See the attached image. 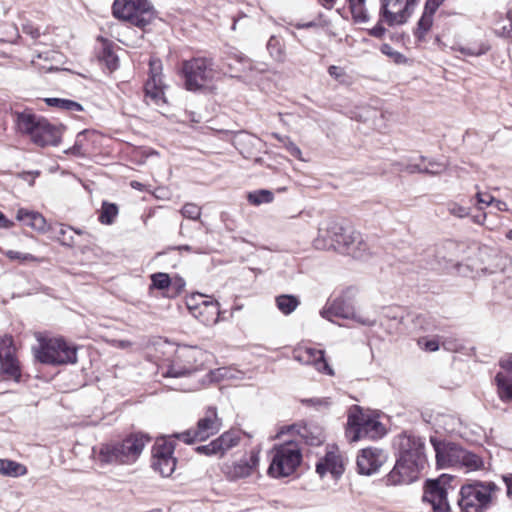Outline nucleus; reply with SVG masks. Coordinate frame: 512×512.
I'll use <instances>...</instances> for the list:
<instances>
[{"label":"nucleus","mask_w":512,"mask_h":512,"mask_svg":"<svg viewBox=\"0 0 512 512\" xmlns=\"http://www.w3.org/2000/svg\"><path fill=\"white\" fill-rule=\"evenodd\" d=\"M343 236L342 240H339V244L336 245V251L340 253H348L349 249H351L352 244L357 238H359V232L355 231L351 227L343 226V231L341 233Z\"/></svg>","instance_id":"nucleus-36"},{"label":"nucleus","mask_w":512,"mask_h":512,"mask_svg":"<svg viewBox=\"0 0 512 512\" xmlns=\"http://www.w3.org/2000/svg\"><path fill=\"white\" fill-rule=\"evenodd\" d=\"M499 492L500 487L492 481L474 480L462 485L457 500L460 512H486Z\"/></svg>","instance_id":"nucleus-3"},{"label":"nucleus","mask_w":512,"mask_h":512,"mask_svg":"<svg viewBox=\"0 0 512 512\" xmlns=\"http://www.w3.org/2000/svg\"><path fill=\"white\" fill-rule=\"evenodd\" d=\"M386 453L379 448L369 447L362 449L357 457V468L360 474L372 475L386 462Z\"/></svg>","instance_id":"nucleus-20"},{"label":"nucleus","mask_w":512,"mask_h":512,"mask_svg":"<svg viewBox=\"0 0 512 512\" xmlns=\"http://www.w3.org/2000/svg\"><path fill=\"white\" fill-rule=\"evenodd\" d=\"M187 307L191 314L206 326L218 322L220 315L218 302L207 300L200 293L192 295L187 300Z\"/></svg>","instance_id":"nucleus-15"},{"label":"nucleus","mask_w":512,"mask_h":512,"mask_svg":"<svg viewBox=\"0 0 512 512\" xmlns=\"http://www.w3.org/2000/svg\"><path fill=\"white\" fill-rule=\"evenodd\" d=\"M289 431H296L299 438L307 445L318 446L324 441V434L322 428L313 424H304L299 426H292Z\"/></svg>","instance_id":"nucleus-25"},{"label":"nucleus","mask_w":512,"mask_h":512,"mask_svg":"<svg viewBox=\"0 0 512 512\" xmlns=\"http://www.w3.org/2000/svg\"><path fill=\"white\" fill-rule=\"evenodd\" d=\"M325 232V226L320 227L317 237L313 240V246L318 250H329L333 247L334 242L329 240V236Z\"/></svg>","instance_id":"nucleus-43"},{"label":"nucleus","mask_w":512,"mask_h":512,"mask_svg":"<svg viewBox=\"0 0 512 512\" xmlns=\"http://www.w3.org/2000/svg\"><path fill=\"white\" fill-rule=\"evenodd\" d=\"M494 259V263L485 267L484 270L488 273H495L497 271H503L508 262V259L505 256H502L496 252L492 254Z\"/></svg>","instance_id":"nucleus-48"},{"label":"nucleus","mask_w":512,"mask_h":512,"mask_svg":"<svg viewBox=\"0 0 512 512\" xmlns=\"http://www.w3.org/2000/svg\"><path fill=\"white\" fill-rule=\"evenodd\" d=\"M328 73L332 78L337 80L339 83L343 84L346 82L345 81L346 72L343 68H341L339 66L331 65L328 68Z\"/></svg>","instance_id":"nucleus-54"},{"label":"nucleus","mask_w":512,"mask_h":512,"mask_svg":"<svg viewBox=\"0 0 512 512\" xmlns=\"http://www.w3.org/2000/svg\"><path fill=\"white\" fill-rule=\"evenodd\" d=\"M430 442L434 448L436 463L439 468L457 467L461 446L452 442L440 441L435 437H431Z\"/></svg>","instance_id":"nucleus-19"},{"label":"nucleus","mask_w":512,"mask_h":512,"mask_svg":"<svg viewBox=\"0 0 512 512\" xmlns=\"http://www.w3.org/2000/svg\"><path fill=\"white\" fill-rule=\"evenodd\" d=\"M368 250L369 246L367 242L363 239L361 233H359V238L354 241L347 254L354 258H363Z\"/></svg>","instance_id":"nucleus-42"},{"label":"nucleus","mask_w":512,"mask_h":512,"mask_svg":"<svg viewBox=\"0 0 512 512\" xmlns=\"http://www.w3.org/2000/svg\"><path fill=\"white\" fill-rule=\"evenodd\" d=\"M503 371L495 376L497 393L502 401H512V354L500 360Z\"/></svg>","instance_id":"nucleus-22"},{"label":"nucleus","mask_w":512,"mask_h":512,"mask_svg":"<svg viewBox=\"0 0 512 512\" xmlns=\"http://www.w3.org/2000/svg\"><path fill=\"white\" fill-rule=\"evenodd\" d=\"M23 33L29 35L32 39H37L40 36V31L31 23H26L22 28Z\"/></svg>","instance_id":"nucleus-57"},{"label":"nucleus","mask_w":512,"mask_h":512,"mask_svg":"<svg viewBox=\"0 0 512 512\" xmlns=\"http://www.w3.org/2000/svg\"><path fill=\"white\" fill-rule=\"evenodd\" d=\"M161 71H162L161 61L159 59H151L149 61V78L148 79L156 80V78H162Z\"/></svg>","instance_id":"nucleus-53"},{"label":"nucleus","mask_w":512,"mask_h":512,"mask_svg":"<svg viewBox=\"0 0 512 512\" xmlns=\"http://www.w3.org/2000/svg\"><path fill=\"white\" fill-rule=\"evenodd\" d=\"M380 51L391 58L396 64H404L407 62V58L402 53L394 50L389 44H383Z\"/></svg>","instance_id":"nucleus-47"},{"label":"nucleus","mask_w":512,"mask_h":512,"mask_svg":"<svg viewBox=\"0 0 512 512\" xmlns=\"http://www.w3.org/2000/svg\"><path fill=\"white\" fill-rule=\"evenodd\" d=\"M434 14L427 10H423L420 19L417 22V26L414 30V36L419 40L423 41L427 33L431 30L434 21Z\"/></svg>","instance_id":"nucleus-29"},{"label":"nucleus","mask_w":512,"mask_h":512,"mask_svg":"<svg viewBox=\"0 0 512 512\" xmlns=\"http://www.w3.org/2000/svg\"><path fill=\"white\" fill-rule=\"evenodd\" d=\"M386 433L383 424L372 415L365 413L360 406L354 405L348 411L346 437L351 442L361 439H378Z\"/></svg>","instance_id":"nucleus-6"},{"label":"nucleus","mask_w":512,"mask_h":512,"mask_svg":"<svg viewBox=\"0 0 512 512\" xmlns=\"http://www.w3.org/2000/svg\"><path fill=\"white\" fill-rule=\"evenodd\" d=\"M4 254L10 259V260H18L22 263L24 262H33L37 261V258L29 253H22L15 250H7L4 252Z\"/></svg>","instance_id":"nucleus-50"},{"label":"nucleus","mask_w":512,"mask_h":512,"mask_svg":"<svg viewBox=\"0 0 512 512\" xmlns=\"http://www.w3.org/2000/svg\"><path fill=\"white\" fill-rule=\"evenodd\" d=\"M21 366L16 357V348L11 335L0 336V376L6 380L19 382Z\"/></svg>","instance_id":"nucleus-13"},{"label":"nucleus","mask_w":512,"mask_h":512,"mask_svg":"<svg viewBox=\"0 0 512 512\" xmlns=\"http://www.w3.org/2000/svg\"><path fill=\"white\" fill-rule=\"evenodd\" d=\"M219 446L216 439L206 445H201L196 448V451L205 455H219Z\"/></svg>","instance_id":"nucleus-52"},{"label":"nucleus","mask_w":512,"mask_h":512,"mask_svg":"<svg viewBox=\"0 0 512 512\" xmlns=\"http://www.w3.org/2000/svg\"><path fill=\"white\" fill-rule=\"evenodd\" d=\"M0 473L5 476L18 477L27 473V468L18 462L8 459H0Z\"/></svg>","instance_id":"nucleus-31"},{"label":"nucleus","mask_w":512,"mask_h":512,"mask_svg":"<svg viewBox=\"0 0 512 512\" xmlns=\"http://www.w3.org/2000/svg\"><path fill=\"white\" fill-rule=\"evenodd\" d=\"M17 130L41 147L56 146L60 142L61 130L47 119L32 113L30 110L15 113Z\"/></svg>","instance_id":"nucleus-2"},{"label":"nucleus","mask_w":512,"mask_h":512,"mask_svg":"<svg viewBox=\"0 0 512 512\" xmlns=\"http://www.w3.org/2000/svg\"><path fill=\"white\" fill-rule=\"evenodd\" d=\"M117 215L118 207L116 204L103 202L99 215V221L102 224L111 225L115 221Z\"/></svg>","instance_id":"nucleus-39"},{"label":"nucleus","mask_w":512,"mask_h":512,"mask_svg":"<svg viewBox=\"0 0 512 512\" xmlns=\"http://www.w3.org/2000/svg\"><path fill=\"white\" fill-rule=\"evenodd\" d=\"M366 0H348L349 9L355 22L364 23L368 21L367 11L365 9Z\"/></svg>","instance_id":"nucleus-38"},{"label":"nucleus","mask_w":512,"mask_h":512,"mask_svg":"<svg viewBox=\"0 0 512 512\" xmlns=\"http://www.w3.org/2000/svg\"><path fill=\"white\" fill-rule=\"evenodd\" d=\"M37 346L32 348L37 361L45 365L59 366L77 362V347L62 337L36 334Z\"/></svg>","instance_id":"nucleus-4"},{"label":"nucleus","mask_w":512,"mask_h":512,"mask_svg":"<svg viewBox=\"0 0 512 512\" xmlns=\"http://www.w3.org/2000/svg\"><path fill=\"white\" fill-rule=\"evenodd\" d=\"M302 460V453L296 440H289L275 445L271 451V463L268 474L274 478L291 475Z\"/></svg>","instance_id":"nucleus-7"},{"label":"nucleus","mask_w":512,"mask_h":512,"mask_svg":"<svg viewBox=\"0 0 512 512\" xmlns=\"http://www.w3.org/2000/svg\"><path fill=\"white\" fill-rule=\"evenodd\" d=\"M502 479L506 485L507 491V497L512 498V473L506 474L502 476Z\"/></svg>","instance_id":"nucleus-62"},{"label":"nucleus","mask_w":512,"mask_h":512,"mask_svg":"<svg viewBox=\"0 0 512 512\" xmlns=\"http://www.w3.org/2000/svg\"><path fill=\"white\" fill-rule=\"evenodd\" d=\"M72 230L73 228L70 226L58 224L56 227L50 226L48 231H51L62 245L72 247L75 244Z\"/></svg>","instance_id":"nucleus-34"},{"label":"nucleus","mask_w":512,"mask_h":512,"mask_svg":"<svg viewBox=\"0 0 512 512\" xmlns=\"http://www.w3.org/2000/svg\"><path fill=\"white\" fill-rule=\"evenodd\" d=\"M259 464V451L252 450L248 456L230 466H226L225 474L232 480L248 477Z\"/></svg>","instance_id":"nucleus-24"},{"label":"nucleus","mask_w":512,"mask_h":512,"mask_svg":"<svg viewBox=\"0 0 512 512\" xmlns=\"http://www.w3.org/2000/svg\"><path fill=\"white\" fill-rule=\"evenodd\" d=\"M45 102L48 106L56 107L65 111L80 112L83 110L80 103L69 99L45 98Z\"/></svg>","instance_id":"nucleus-37"},{"label":"nucleus","mask_w":512,"mask_h":512,"mask_svg":"<svg viewBox=\"0 0 512 512\" xmlns=\"http://www.w3.org/2000/svg\"><path fill=\"white\" fill-rule=\"evenodd\" d=\"M399 457L425 463L424 442L415 435L403 434L398 439Z\"/></svg>","instance_id":"nucleus-21"},{"label":"nucleus","mask_w":512,"mask_h":512,"mask_svg":"<svg viewBox=\"0 0 512 512\" xmlns=\"http://www.w3.org/2000/svg\"><path fill=\"white\" fill-rule=\"evenodd\" d=\"M162 78L147 79L144 85L145 101L148 105L161 106L166 103Z\"/></svg>","instance_id":"nucleus-26"},{"label":"nucleus","mask_w":512,"mask_h":512,"mask_svg":"<svg viewBox=\"0 0 512 512\" xmlns=\"http://www.w3.org/2000/svg\"><path fill=\"white\" fill-rule=\"evenodd\" d=\"M448 212L458 218H464L469 215V208L464 207L456 202H449L447 204Z\"/></svg>","instance_id":"nucleus-51"},{"label":"nucleus","mask_w":512,"mask_h":512,"mask_svg":"<svg viewBox=\"0 0 512 512\" xmlns=\"http://www.w3.org/2000/svg\"><path fill=\"white\" fill-rule=\"evenodd\" d=\"M499 33L512 40V19H508L499 29Z\"/></svg>","instance_id":"nucleus-58"},{"label":"nucleus","mask_w":512,"mask_h":512,"mask_svg":"<svg viewBox=\"0 0 512 512\" xmlns=\"http://www.w3.org/2000/svg\"><path fill=\"white\" fill-rule=\"evenodd\" d=\"M344 471V461L337 448L327 451L325 456L316 464V472L320 477L330 473L334 478H338Z\"/></svg>","instance_id":"nucleus-23"},{"label":"nucleus","mask_w":512,"mask_h":512,"mask_svg":"<svg viewBox=\"0 0 512 512\" xmlns=\"http://www.w3.org/2000/svg\"><path fill=\"white\" fill-rule=\"evenodd\" d=\"M216 441L219 446V455L222 456L226 451L238 445L240 436L236 431H227L218 437Z\"/></svg>","instance_id":"nucleus-32"},{"label":"nucleus","mask_w":512,"mask_h":512,"mask_svg":"<svg viewBox=\"0 0 512 512\" xmlns=\"http://www.w3.org/2000/svg\"><path fill=\"white\" fill-rule=\"evenodd\" d=\"M454 51H458L465 56L478 57L485 54L489 47L484 43H473V44H456L452 47Z\"/></svg>","instance_id":"nucleus-35"},{"label":"nucleus","mask_w":512,"mask_h":512,"mask_svg":"<svg viewBox=\"0 0 512 512\" xmlns=\"http://www.w3.org/2000/svg\"><path fill=\"white\" fill-rule=\"evenodd\" d=\"M174 442L170 438H159L152 448V467L163 477L170 476L176 468Z\"/></svg>","instance_id":"nucleus-14"},{"label":"nucleus","mask_w":512,"mask_h":512,"mask_svg":"<svg viewBox=\"0 0 512 512\" xmlns=\"http://www.w3.org/2000/svg\"><path fill=\"white\" fill-rule=\"evenodd\" d=\"M151 286L150 288L158 289V290H165L167 289L172 281L167 273H154L151 275Z\"/></svg>","instance_id":"nucleus-44"},{"label":"nucleus","mask_w":512,"mask_h":512,"mask_svg":"<svg viewBox=\"0 0 512 512\" xmlns=\"http://www.w3.org/2000/svg\"><path fill=\"white\" fill-rule=\"evenodd\" d=\"M324 351L312 347L299 346L293 351V358L306 365H313L315 369L329 376L334 375V370L330 367L324 357Z\"/></svg>","instance_id":"nucleus-18"},{"label":"nucleus","mask_w":512,"mask_h":512,"mask_svg":"<svg viewBox=\"0 0 512 512\" xmlns=\"http://www.w3.org/2000/svg\"><path fill=\"white\" fill-rule=\"evenodd\" d=\"M424 464L415 460H406L405 457H399L394 468L387 476V483L401 485L415 481Z\"/></svg>","instance_id":"nucleus-16"},{"label":"nucleus","mask_w":512,"mask_h":512,"mask_svg":"<svg viewBox=\"0 0 512 512\" xmlns=\"http://www.w3.org/2000/svg\"><path fill=\"white\" fill-rule=\"evenodd\" d=\"M447 489L442 479L429 480L423 494V502L431 506L432 512H452Z\"/></svg>","instance_id":"nucleus-17"},{"label":"nucleus","mask_w":512,"mask_h":512,"mask_svg":"<svg viewBox=\"0 0 512 512\" xmlns=\"http://www.w3.org/2000/svg\"><path fill=\"white\" fill-rule=\"evenodd\" d=\"M112 12L117 19L144 29L156 18V11L148 0H115Z\"/></svg>","instance_id":"nucleus-8"},{"label":"nucleus","mask_w":512,"mask_h":512,"mask_svg":"<svg viewBox=\"0 0 512 512\" xmlns=\"http://www.w3.org/2000/svg\"><path fill=\"white\" fill-rule=\"evenodd\" d=\"M418 345L429 352H434L439 349V342L436 339H426V338H420L418 340Z\"/></svg>","instance_id":"nucleus-55"},{"label":"nucleus","mask_w":512,"mask_h":512,"mask_svg":"<svg viewBox=\"0 0 512 512\" xmlns=\"http://www.w3.org/2000/svg\"><path fill=\"white\" fill-rule=\"evenodd\" d=\"M457 467L463 468L467 472L482 470L484 468V460L478 454L462 448Z\"/></svg>","instance_id":"nucleus-28"},{"label":"nucleus","mask_w":512,"mask_h":512,"mask_svg":"<svg viewBox=\"0 0 512 512\" xmlns=\"http://www.w3.org/2000/svg\"><path fill=\"white\" fill-rule=\"evenodd\" d=\"M352 296V289H347L345 293L336 297L321 310V316L329 321H333V317H339L352 319L361 325L373 326L375 324L374 319L356 314Z\"/></svg>","instance_id":"nucleus-10"},{"label":"nucleus","mask_w":512,"mask_h":512,"mask_svg":"<svg viewBox=\"0 0 512 512\" xmlns=\"http://www.w3.org/2000/svg\"><path fill=\"white\" fill-rule=\"evenodd\" d=\"M425 167H428L429 169H439L437 174H440L441 172H443L445 170V165L438 163L436 161H429L428 165H426Z\"/></svg>","instance_id":"nucleus-64"},{"label":"nucleus","mask_w":512,"mask_h":512,"mask_svg":"<svg viewBox=\"0 0 512 512\" xmlns=\"http://www.w3.org/2000/svg\"><path fill=\"white\" fill-rule=\"evenodd\" d=\"M398 165L400 166V168L398 169L399 171H406L410 174L425 173V174L437 175V172L439 171V169H429L428 167H423L420 164H406V165L398 164Z\"/></svg>","instance_id":"nucleus-46"},{"label":"nucleus","mask_w":512,"mask_h":512,"mask_svg":"<svg viewBox=\"0 0 512 512\" xmlns=\"http://www.w3.org/2000/svg\"><path fill=\"white\" fill-rule=\"evenodd\" d=\"M273 200V193L269 190H259L248 194V201L254 205L270 203Z\"/></svg>","instance_id":"nucleus-45"},{"label":"nucleus","mask_w":512,"mask_h":512,"mask_svg":"<svg viewBox=\"0 0 512 512\" xmlns=\"http://www.w3.org/2000/svg\"><path fill=\"white\" fill-rule=\"evenodd\" d=\"M16 218L22 222L23 225L31 227L32 229L42 233L47 232V230L50 229V225L47 224L43 215L35 211H29L21 208L17 211Z\"/></svg>","instance_id":"nucleus-27"},{"label":"nucleus","mask_w":512,"mask_h":512,"mask_svg":"<svg viewBox=\"0 0 512 512\" xmlns=\"http://www.w3.org/2000/svg\"><path fill=\"white\" fill-rule=\"evenodd\" d=\"M444 1L445 0H426L424 9L429 12L435 13Z\"/></svg>","instance_id":"nucleus-60"},{"label":"nucleus","mask_w":512,"mask_h":512,"mask_svg":"<svg viewBox=\"0 0 512 512\" xmlns=\"http://www.w3.org/2000/svg\"><path fill=\"white\" fill-rule=\"evenodd\" d=\"M207 359V354L195 346H180L172 359L162 366L164 377H185L199 370Z\"/></svg>","instance_id":"nucleus-5"},{"label":"nucleus","mask_w":512,"mask_h":512,"mask_svg":"<svg viewBox=\"0 0 512 512\" xmlns=\"http://www.w3.org/2000/svg\"><path fill=\"white\" fill-rule=\"evenodd\" d=\"M14 223L9 220L1 211H0V228H11Z\"/></svg>","instance_id":"nucleus-63"},{"label":"nucleus","mask_w":512,"mask_h":512,"mask_svg":"<svg viewBox=\"0 0 512 512\" xmlns=\"http://www.w3.org/2000/svg\"><path fill=\"white\" fill-rule=\"evenodd\" d=\"M477 202L480 205H492L494 198L490 194L478 192L476 194Z\"/></svg>","instance_id":"nucleus-59"},{"label":"nucleus","mask_w":512,"mask_h":512,"mask_svg":"<svg viewBox=\"0 0 512 512\" xmlns=\"http://www.w3.org/2000/svg\"><path fill=\"white\" fill-rule=\"evenodd\" d=\"M185 86L189 91L205 88L215 77L214 63L206 57H196L182 64Z\"/></svg>","instance_id":"nucleus-9"},{"label":"nucleus","mask_w":512,"mask_h":512,"mask_svg":"<svg viewBox=\"0 0 512 512\" xmlns=\"http://www.w3.org/2000/svg\"><path fill=\"white\" fill-rule=\"evenodd\" d=\"M325 228H326V234L329 236V240L333 241V247L332 249L333 250H336V245L339 244V240L338 239V236H341L342 234V231H343V224L336 221V220H330V221H327L325 224H324Z\"/></svg>","instance_id":"nucleus-41"},{"label":"nucleus","mask_w":512,"mask_h":512,"mask_svg":"<svg viewBox=\"0 0 512 512\" xmlns=\"http://www.w3.org/2000/svg\"><path fill=\"white\" fill-rule=\"evenodd\" d=\"M285 148L287 149V151L294 157L296 158H300L301 157V150L300 148L293 142L290 140V138H285V144H284Z\"/></svg>","instance_id":"nucleus-56"},{"label":"nucleus","mask_w":512,"mask_h":512,"mask_svg":"<svg viewBox=\"0 0 512 512\" xmlns=\"http://www.w3.org/2000/svg\"><path fill=\"white\" fill-rule=\"evenodd\" d=\"M275 303L281 313L289 315L297 309L300 300L295 295L282 294L276 297Z\"/></svg>","instance_id":"nucleus-30"},{"label":"nucleus","mask_w":512,"mask_h":512,"mask_svg":"<svg viewBox=\"0 0 512 512\" xmlns=\"http://www.w3.org/2000/svg\"><path fill=\"white\" fill-rule=\"evenodd\" d=\"M221 426L222 420L218 417L216 408L210 407L206 410L204 416L198 420L194 430L185 431L175 435V437L187 444L196 441H205L209 437L217 434Z\"/></svg>","instance_id":"nucleus-11"},{"label":"nucleus","mask_w":512,"mask_h":512,"mask_svg":"<svg viewBox=\"0 0 512 512\" xmlns=\"http://www.w3.org/2000/svg\"><path fill=\"white\" fill-rule=\"evenodd\" d=\"M150 437L137 433L122 440H112L94 448L96 459L101 464L130 465L137 461Z\"/></svg>","instance_id":"nucleus-1"},{"label":"nucleus","mask_w":512,"mask_h":512,"mask_svg":"<svg viewBox=\"0 0 512 512\" xmlns=\"http://www.w3.org/2000/svg\"><path fill=\"white\" fill-rule=\"evenodd\" d=\"M99 60L108 68L110 72L118 68V57L108 45L104 46L99 54Z\"/></svg>","instance_id":"nucleus-40"},{"label":"nucleus","mask_w":512,"mask_h":512,"mask_svg":"<svg viewBox=\"0 0 512 512\" xmlns=\"http://www.w3.org/2000/svg\"><path fill=\"white\" fill-rule=\"evenodd\" d=\"M386 32V29L383 27L382 24L378 23L376 26H374L370 31L369 34L376 38H381L384 36Z\"/></svg>","instance_id":"nucleus-61"},{"label":"nucleus","mask_w":512,"mask_h":512,"mask_svg":"<svg viewBox=\"0 0 512 512\" xmlns=\"http://www.w3.org/2000/svg\"><path fill=\"white\" fill-rule=\"evenodd\" d=\"M267 50L270 56L279 63L286 60V51L284 43L276 36H271L267 43Z\"/></svg>","instance_id":"nucleus-33"},{"label":"nucleus","mask_w":512,"mask_h":512,"mask_svg":"<svg viewBox=\"0 0 512 512\" xmlns=\"http://www.w3.org/2000/svg\"><path fill=\"white\" fill-rule=\"evenodd\" d=\"M181 214L185 218L197 220L201 215V209L198 205L194 203H187L182 207Z\"/></svg>","instance_id":"nucleus-49"},{"label":"nucleus","mask_w":512,"mask_h":512,"mask_svg":"<svg viewBox=\"0 0 512 512\" xmlns=\"http://www.w3.org/2000/svg\"><path fill=\"white\" fill-rule=\"evenodd\" d=\"M420 0H380V16L389 26L405 24Z\"/></svg>","instance_id":"nucleus-12"}]
</instances>
